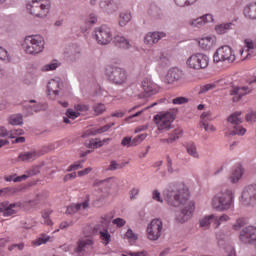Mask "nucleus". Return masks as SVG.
<instances>
[{
  "label": "nucleus",
  "instance_id": "1",
  "mask_svg": "<svg viewBox=\"0 0 256 256\" xmlns=\"http://www.w3.org/2000/svg\"><path fill=\"white\" fill-rule=\"evenodd\" d=\"M163 197L169 207H182L176 215L178 223H186L195 211V202L189 200V188L185 184L173 183L164 190Z\"/></svg>",
  "mask_w": 256,
  "mask_h": 256
},
{
  "label": "nucleus",
  "instance_id": "2",
  "mask_svg": "<svg viewBox=\"0 0 256 256\" xmlns=\"http://www.w3.org/2000/svg\"><path fill=\"white\" fill-rule=\"evenodd\" d=\"M211 207L215 211L224 213L235 208V192L231 188L222 189L211 200Z\"/></svg>",
  "mask_w": 256,
  "mask_h": 256
},
{
  "label": "nucleus",
  "instance_id": "3",
  "mask_svg": "<svg viewBox=\"0 0 256 256\" xmlns=\"http://www.w3.org/2000/svg\"><path fill=\"white\" fill-rule=\"evenodd\" d=\"M23 49L27 55H39L45 49V38L41 35L26 36L23 42Z\"/></svg>",
  "mask_w": 256,
  "mask_h": 256
},
{
  "label": "nucleus",
  "instance_id": "4",
  "mask_svg": "<svg viewBox=\"0 0 256 256\" xmlns=\"http://www.w3.org/2000/svg\"><path fill=\"white\" fill-rule=\"evenodd\" d=\"M26 9L30 15H34L38 19H45L51 11V1L49 0H32L26 4Z\"/></svg>",
  "mask_w": 256,
  "mask_h": 256
},
{
  "label": "nucleus",
  "instance_id": "5",
  "mask_svg": "<svg viewBox=\"0 0 256 256\" xmlns=\"http://www.w3.org/2000/svg\"><path fill=\"white\" fill-rule=\"evenodd\" d=\"M242 112H234L227 118L229 135H245L247 129H245L241 123H243V118L241 117Z\"/></svg>",
  "mask_w": 256,
  "mask_h": 256
},
{
  "label": "nucleus",
  "instance_id": "6",
  "mask_svg": "<svg viewBox=\"0 0 256 256\" xmlns=\"http://www.w3.org/2000/svg\"><path fill=\"white\" fill-rule=\"evenodd\" d=\"M107 79L114 85L127 83V72L119 67L107 66L105 69Z\"/></svg>",
  "mask_w": 256,
  "mask_h": 256
},
{
  "label": "nucleus",
  "instance_id": "7",
  "mask_svg": "<svg viewBox=\"0 0 256 256\" xmlns=\"http://www.w3.org/2000/svg\"><path fill=\"white\" fill-rule=\"evenodd\" d=\"M187 67L193 69L194 71H199L201 69H207L209 66V56L204 53L192 54L186 61Z\"/></svg>",
  "mask_w": 256,
  "mask_h": 256
},
{
  "label": "nucleus",
  "instance_id": "8",
  "mask_svg": "<svg viewBox=\"0 0 256 256\" xmlns=\"http://www.w3.org/2000/svg\"><path fill=\"white\" fill-rule=\"evenodd\" d=\"M98 45H109L113 41V30L107 24H103L94 30Z\"/></svg>",
  "mask_w": 256,
  "mask_h": 256
},
{
  "label": "nucleus",
  "instance_id": "9",
  "mask_svg": "<svg viewBox=\"0 0 256 256\" xmlns=\"http://www.w3.org/2000/svg\"><path fill=\"white\" fill-rule=\"evenodd\" d=\"M236 56L233 52V48L228 45L221 46L216 50L213 56L214 63H221V61H227L228 63L235 62Z\"/></svg>",
  "mask_w": 256,
  "mask_h": 256
},
{
  "label": "nucleus",
  "instance_id": "10",
  "mask_svg": "<svg viewBox=\"0 0 256 256\" xmlns=\"http://www.w3.org/2000/svg\"><path fill=\"white\" fill-rule=\"evenodd\" d=\"M154 121L159 131H169L171 123L175 121V114L173 112H160L154 116Z\"/></svg>",
  "mask_w": 256,
  "mask_h": 256
},
{
  "label": "nucleus",
  "instance_id": "11",
  "mask_svg": "<svg viewBox=\"0 0 256 256\" xmlns=\"http://www.w3.org/2000/svg\"><path fill=\"white\" fill-rule=\"evenodd\" d=\"M242 205L256 207V184L249 185L242 192Z\"/></svg>",
  "mask_w": 256,
  "mask_h": 256
},
{
  "label": "nucleus",
  "instance_id": "12",
  "mask_svg": "<svg viewBox=\"0 0 256 256\" xmlns=\"http://www.w3.org/2000/svg\"><path fill=\"white\" fill-rule=\"evenodd\" d=\"M161 231H163V222L159 219H154L147 227V235L150 241H157L161 237Z\"/></svg>",
  "mask_w": 256,
  "mask_h": 256
},
{
  "label": "nucleus",
  "instance_id": "13",
  "mask_svg": "<svg viewBox=\"0 0 256 256\" xmlns=\"http://www.w3.org/2000/svg\"><path fill=\"white\" fill-rule=\"evenodd\" d=\"M239 239L245 245L256 244V228L253 226H247L240 231Z\"/></svg>",
  "mask_w": 256,
  "mask_h": 256
},
{
  "label": "nucleus",
  "instance_id": "14",
  "mask_svg": "<svg viewBox=\"0 0 256 256\" xmlns=\"http://www.w3.org/2000/svg\"><path fill=\"white\" fill-rule=\"evenodd\" d=\"M142 89L144 92L139 95L140 99L152 97V95H157V93H159V86L149 78H145L142 81Z\"/></svg>",
  "mask_w": 256,
  "mask_h": 256
},
{
  "label": "nucleus",
  "instance_id": "15",
  "mask_svg": "<svg viewBox=\"0 0 256 256\" xmlns=\"http://www.w3.org/2000/svg\"><path fill=\"white\" fill-rule=\"evenodd\" d=\"M100 9L107 15H113L119 11V7H121V3L119 0H100L99 3Z\"/></svg>",
  "mask_w": 256,
  "mask_h": 256
},
{
  "label": "nucleus",
  "instance_id": "16",
  "mask_svg": "<svg viewBox=\"0 0 256 256\" xmlns=\"http://www.w3.org/2000/svg\"><path fill=\"white\" fill-rule=\"evenodd\" d=\"M64 57L65 59L70 61V63H75L76 61H79V59H81V48L75 44L68 46L65 49Z\"/></svg>",
  "mask_w": 256,
  "mask_h": 256
},
{
  "label": "nucleus",
  "instance_id": "17",
  "mask_svg": "<svg viewBox=\"0 0 256 256\" xmlns=\"http://www.w3.org/2000/svg\"><path fill=\"white\" fill-rule=\"evenodd\" d=\"M249 87L243 86H232L230 90V95L232 97L233 103H238V101H241L245 95H247L249 92Z\"/></svg>",
  "mask_w": 256,
  "mask_h": 256
},
{
  "label": "nucleus",
  "instance_id": "18",
  "mask_svg": "<svg viewBox=\"0 0 256 256\" xmlns=\"http://www.w3.org/2000/svg\"><path fill=\"white\" fill-rule=\"evenodd\" d=\"M167 34L165 32H148L144 37L145 45H155L161 41V39L165 38Z\"/></svg>",
  "mask_w": 256,
  "mask_h": 256
},
{
  "label": "nucleus",
  "instance_id": "19",
  "mask_svg": "<svg viewBox=\"0 0 256 256\" xmlns=\"http://www.w3.org/2000/svg\"><path fill=\"white\" fill-rule=\"evenodd\" d=\"M3 207V216L4 217H11V215H15L17 213L16 209H21L23 207V203L16 202L9 204V202H2Z\"/></svg>",
  "mask_w": 256,
  "mask_h": 256
},
{
  "label": "nucleus",
  "instance_id": "20",
  "mask_svg": "<svg viewBox=\"0 0 256 256\" xmlns=\"http://www.w3.org/2000/svg\"><path fill=\"white\" fill-rule=\"evenodd\" d=\"M90 249H93V240L86 238L78 241L74 251L78 255H83V253H87Z\"/></svg>",
  "mask_w": 256,
  "mask_h": 256
},
{
  "label": "nucleus",
  "instance_id": "21",
  "mask_svg": "<svg viewBox=\"0 0 256 256\" xmlns=\"http://www.w3.org/2000/svg\"><path fill=\"white\" fill-rule=\"evenodd\" d=\"M61 86H62L61 82L56 79H52L48 82V85H47L48 95L51 97V99H57V96H59V90Z\"/></svg>",
  "mask_w": 256,
  "mask_h": 256
},
{
  "label": "nucleus",
  "instance_id": "22",
  "mask_svg": "<svg viewBox=\"0 0 256 256\" xmlns=\"http://www.w3.org/2000/svg\"><path fill=\"white\" fill-rule=\"evenodd\" d=\"M216 41L217 39L215 38V36H206L198 41V45L200 49H203L204 51H210V49H213V47H215Z\"/></svg>",
  "mask_w": 256,
  "mask_h": 256
},
{
  "label": "nucleus",
  "instance_id": "23",
  "mask_svg": "<svg viewBox=\"0 0 256 256\" xmlns=\"http://www.w3.org/2000/svg\"><path fill=\"white\" fill-rule=\"evenodd\" d=\"M183 79V71L179 68H172L166 74V83L171 84Z\"/></svg>",
  "mask_w": 256,
  "mask_h": 256
},
{
  "label": "nucleus",
  "instance_id": "24",
  "mask_svg": "<svg viewBox=\"0 0 256 256\" xmlns=\"http://www.w3.org/2000/svg\"><path fill=\"white\" fill-rule=\"evenodd\" d=\"M87 209H89V201L88 200H86L82 203L72 204V205L68 206L66 209V213H67V215H75V213H77V211H87Z\"/></svg>",
  "mask_w": 256,
  "mask_h": 256
},
{
  "label": "nucleus",
  "instance_id": "25",
  "mask_svg": "<svg viewBox=\"0 0 256 256\" xmlns=\"http://www.w3.org/2000/svg\"><path fill=\"white\" fill-rule=\"evenodd\" d=\"M31 103H37L36 100L25 101L23 104V109L26 111V115H33V113H39L41 111V104L37 103L31 105Z\"/></svg>",
  "mask_w": 256,
  "mask_h": 256
},
{
  "label": "nucleus",
  "instance_id": "26",
  "mask_svg": "<svg viewBox=\"0 0 256 256\" xmlns=\"http://www.w3.org/2000/svg\"><path fill=\"white\" fill-rule=\"evenodd\" d=\"M113 125H115V123H111V124H107L105 126H102L100 128H98L97 130H87L86 132H84L82 134L83 139H87V137H90V135H97V134H101V133H107V131H109V129H111L113 127Z\"/></svg>",
  "mask_w": 256,
  "mask_h": 256
},
{
  "label": "nucleus",
  "instance_id": "27",
  "mask_svg": "<svg viewBox=\"0 0 256 256\" xmlns=\"http://www.w3.org/2000/svg\"><path fill=\"white\" fill-rule=\"evenodd\" d=\"M114 43L120 49H131V43L124 36L116 35L114 37Z\"/></svg>",
  "mask_w": 256,
  "mask_h": 256
},
{
  "label": "nucleus",
  "instance_id": "28",
  "mask_svg": "<svg viewBox=\"0 0 256 256\" xmlns=\"http://www.w3.org/2000/svg\"><path fill=\"white\" fill-rule=\"evenodd\" d=\"M244 17L246 19H256V3H250L244 7Z\"/></svg>",
  "mask_w": 256,
  "mask_h": 256
},
{
  "label": "nucleus",
  "instance_id": "29",
  "mask_svg": "<svg viewBox=\"0 0 256 256\" xmlns=\"http://www.w3.org/2000/svg\"><path fill=\"white\" fill-rule=\"evenodd\" d=\"M35 159H37V152L35 151L23 152L18 156V161L23 163H29V161H35Z\"/></svg>",
  "mask_w": 256,
  "mask_h": 256
},
{
  "label": "nucleus",
  "instance_id": "30",
  "mask_svg": "<svg viewBox=\"0 0 256 256\" xmlns=\"http://www.w3.org/2000/svg\"><path fill=\"white\" fill-rule=\"evenodd\" d=\"M133 16H131V12L123 11L120 12L118 17L119 27H126V25L131 21Z\"/></svg>",
  "mask_w": 256,
  "mask_h": 256
},
{
  "label": "nucleus",
  "instance_id": "31",
  "mask_svg": "<svg viewBox=\"0 0 256 256\" xmlns=\"http://www.w3.org/2000/svg\"><path fill=\"white\" fill-rule=\"evenodd\" d=\"M186 151L190 157H193L194 159H199V151L197 150V145L195 143L190 142L185 145Z\"/></svg>",
  "mask_w": 256,
  "mask_h": 256
},
{
  "label": "nucleus",
  "instance_id": "32",
  "mask_svg": "<svg viewBox=\"0 0 256 256\" xmlns=\"http://www.w3.org/2000/svg\"><path fill=\"white\" fill-rule=\"evenodd\" d=\"M231 29H233V23L231 22L219 24L215 27V31L218 35H225V33L231 31Z\"/></svg>",
  "mask_w": 256,
  "mask_h": 256
},
{
  "label": "nucleus",
  "instance_id": "33",
  "mask_svg": "<svg viewBox=\"0 0 256 256\" xmlns=\"http://www.w3.org/2000/svg\"><path fill=\"white\" fill-rule=\"evenodd\" d=\"M213 221H214V229H218L221 223H227V221H231V217H229V215L227 214H222L221 216L214 215Z\"/></svg>",
  "mask_w": 256,
  "mask_h": 256
},
{
  "label": "nucleus",
  "instance_id": "34",
  "mask_svg": "<svg viewBox=\"0 0 256 256\" xmlns=\"http://www.w3.org/2000/svg\"><path fill=\"white\" fill-rule=\"evenodd\" d=\"M94 186L106 187L107 189H111V187H113V178H107L105 180H96L94 182Z\"/></svg>",
  "mask_w": 256,
  "mask_h": 256
},
{
  "label": "nucleus",
  "instance_id": "35",
  "mask_svg": "<svg viewBox=\"0 0 256 256\" xmlns=\"http://www.w3.org/2000/svg\"><path fill=\"white\" fill-rule=\"evenodd\" d=\"M58 67H61V63L58 60H52L50 63L44 65L41 68V71H55V69H57Z\"/></svg>",
  "mask_w": 256,
  "mask_h": 256
},
{
  "label": "nucleus",
  "instance_id": "36",
  "mask_svg": "<svg viewBox=\"0 0 256 256\" xmlns=\"http://www.w3.org/2000/svg\"><path fill=\"white\" fill-rule=\"evenodd\" d=\"M214 215H209L203 218L200 221V227H204L205 229L209 228V225H213L215 227V221L213 220Z\"/></svg>",
  "mask_w": 256,
  "mask_h": 256
},
{
  "label": "nucleus",
  "instance_id": "37",
  "mask_svg": "<svg viewBox=\"0 0 256 256\" xmlns=\"http://www.w3.org/2000/svg\"><path fill=\"white\" fill-rule=\"evenodd\" d=\"M245 47H246V56L243 59L249 58V51H253V49H256V43L253 42L251 39H245L244 40Z\"/></svg>",
  "mask_w": 256,
  "mask_h": 256
},
{
  "label": "nucleus",
  "instance_id": "38",
  "mask_svg": "<svg viewBox=\"0 0 256 256\" xmlns=\"http://www.w3.org/2000/svg\"><path fill=\"white\" fill-rule=\"evenodd\" d=\"M10 125H23V115L15 114L9 117Z\"/></svg>",
  "mask_w": 256,
  "mask_h": 256
},
{
  "label": "nucleus",
  "instance_id": "39",
  "mask_svg": "<svg viewBox=\"0 0 256 256\" xmlns=\"http://www.w3.org/2000/svg\"><path fill=\"white\" fill-rule=\"evenodd\" d=\"M51 239L50 236H47L46 234H41L40 237L33 241V245H36L39 247V245H45Z\"/></svg>",
  "mask_w": 256,
  "mask_h": 256
},
{
  "label": "nucleus",
  "instance_id": "40",
  "mask_svg": "<svg viewBox=\"0 0 256 256\" xmlns=\"http://www.w3.org/2000/svg\"><path fill=\"white\" fill-rule=\"evenodd\" d=\"M100 239L104 245H109V241H111V234H109V231L104 229L100 231Z\"/></svg>",
  "mask_w": 256,
  "mask_h": 256
},
{
  "label": "nucleus",
  "instance_id": "41",
  "mask_svg": "<svg viewBox=\"0 0 256 256\" xmlns=\"http://www.w3.org/2000/svg\"><path fill=\"white\" fill-rule=\"evenodd\" d=\"M89 149H99V147H103V142H101V139H92L90 140L88 144Z\"/></svg>",
  "mask_w": 256,
  "mask_h": 256
},
{
  "label": "nucleus",
  "instance_id": "42",
  "mask_svg": "<svg viewBox=\"0 0 256 256\" xmlns=\"http://www.w3.org/2000/svg\"><path fill=\"white\" fill-rule=\"evenodd\" d=\"M147 139V133L140 134L132 140L133 147H137L140 143H143Z\"/></svg>",
  "mask_w": 256,
  "mask_h": 256
},
{
  "label": "nucleus",
  "instance_id": "43",
  "mask_svg": "<svg viewBox=\"0 0 256 256\" xmlns=\"http://www.w3.org/2000/svg\"><path fill=\"white\" fill-rule=\"evenodd\" d=\"M174 3L178 7H187V5H193V3H197V0H174Z\"/></svg>",
  "mask_w": 256,
  "mask_h": 256
},
{
  "label": "nucleus",
  "instance_id": "44",
  "mask_svg": "<svg viewBox=\"0 0 256 256\" xmlns=\"http://www.w3.org/2000/svg\"><path fill=\"white\" fill-rule=\"evenodd\" d=\"M93 109H94V113L95 115H103V113H105L106 111V108H105V104H95L93 106Z\"/></svg>",
  "mask_w": 256,
  "mask_h": 256
},
{
  "label": "nucleus",
  "instance_id": "45",
  "mask_svg": "<svg viewBox=\"0 0 256 256\" xmlns=\"http://www.w3.org/2000/svg\"><path fill=\"white\" fill-rule=\"evenodd\" d=\"M247 123H256V111L248 112L245 116Z\"/></svg>",
  "mask_w": 256,
  "mask_h": 256
},
{
  "label": "nucleus",
  "instance_id": "46",
  "mask_svg": "<svg viewBox=\"0 0 256 256\" xmlns=\"http://www.w3.org/2000/svg\"><path fill=\"white\" fill-rule=\"evenodd\" d=\"M190 25H192L193 27H203V25H205V20H204V18L202 16V17H199V18L193 20L190 23Z\"/></svg>",
  "mask_w": 256,
  "mask_h": 256
},
{
  "label": "nucleus",
  "instance_id": "47",
  "mask_svg": "<svg viewBox=\"0 0 256 256\" xmlns=\"http://www.w3.org/2000/svg\"><path fill=\"white\" fill-rule=\"evenodd\" d=\"M241 227H245V219H243V218H239L236 220V222L233 225V229L235 231H239V229H241Z\"/></svg>",
  "mask_w": 256,
  "mask_h": 256
},
{
  "label": "nucleus",
  "instance_id": "48",
  "mask_svg": "<svg viewBox=\"0 0 256 256\" xmlns=\"http://www.w3.org/2000/svg\"><path fill=\"white\" fill-rule=\"evenodd\" d=\"M202 127H204L205 131H207L208 133H215L216 131L215 126L207 123V120L202 121Z\"/></svg>",
  "mask_w": 256,
  "mask_h": 256
},
{
  "label": "nucleus",
  "instance_id": "49",
  "mask_svg": "<svg viewBox=\"0 0 256 256\" xmlns=\"http://www.w3.org/2000/svg\"><path fill=\"white\" fill-rule=\"evenodd\" d=\"M117 169H123V166L117 163V161L112 160L108 167V171H117Z\"/></svg>",
  "mask_w": 256,
  "mask_h": 256
},
{
  "label": "nucleus",
  "instance_id": "50",
  "mask_svg": "<svg viewBox=\"0 0 256 256\" xmlns=\"http://www.w3.org/2000/svg\"><path fill=\"white\" fill-rule=\"evenodd\" d=\"M152 199L158 203H163V198H161V192L159 190H153Z\"/></svg>",
  "mask_w": 256,
  "mask_h": 256
},
{
  "label": "nucleus",
  "instance_id": "51",
  "mask_svg": "<svg viewBox=\"0 0 256 256\" xmlns=\"http://www.w3.org/2000/svg\"><path fill=\"white\" fill-rule=\"evenodd\" d=\"M189 99L185 98V97H177V98H174L172 100V103L174 105H183L185 103H188Z\"/></svg>",
  "mask_w": 256,
  "mask_h": 256
},
{
  "label": "nucleus",
  "instance_id": "52",
  "mask_svg": "<svg viewBox=\"0 0 256 256\" xmlns=\"http://www.w3.org/2000/svg\"><path fill=\"white\" fill-rule=\"evenodd\" d=\"M75 111H80V113H85L89 111V106L85 104H77L74 106Z\"/></svg>",
  "mask_w": 256,
  "mask_h": 256
},
{
  "label": "nucleus",
  "instance_id": "53",
  "mask_svg": "<svg viewBox=\"0 0 256 256\" xmlns=\"http://www.w3.org/2000/svg\"><path fill=\"white\" fill-rule=\"evenodd\" d=\"M122 147H133V140L131 137H124L121 141Z\"/></svg>",
  "mask_w": 256,
  "mask_h": 256
},
{
  "label": "nucleus",
  "instance_id": "54",
  "mask_svg": "<svg viewBox=\"0 0 256 256\" xmlns=\"http://www.w3.org/2000/svg\"><path fill=\"white\" fill-rule=\"evenodd\" d=\"M26 173H28L29 177H34V175H39L41 173V170L39 166H36L26 171Z\"/></svg>",
  "mask_w": 256,
  "mask_h": 256
},
{
  "label": "nucleus",
  "instance_id": "55",
  "mask_svg": "<svg viewBox=\"0 0 256 256\" xmlns=\"http://www.w3.org/2000/svg\"><path fill=\"white\" fill-rule=\"evenodd\" d=\"M155 105H157V102L153 103L152 105L146 107L144 110H140L138 112H136L135 114L129 116L127 119H134V117H139V115H141L144 111H147V109H151V107H155Z\"/></svg>",
  "mask_w": 256,
  "mask_h": 256
},
{
  "label": "nucleus",
  "instance_id": "56",
  "mask_svg": "<svg viewBox=\"0 0 256 256\" xmlns=\"http://www.w3.org/2000/svg\"><path fill=\"white\" fill-rule=\"evenodd\" d=\"M125 237L127 239H129L130 241H137V235H135V233H133L132 229L127 230Z\"/></svg>",
  "mask_w": 256,
  "mask_h": 256
},
{
  "label": "nucleus",
  "instance_id": "57",
  "mask_svg": "<svg viewBox=\"0 0 256 256\" xmlns=\"http://www.w3.org/2000/svg\"><path fill=\"white\" fill-rule=\"evenodd\" d=\"M79 112H75L71 109H68L66 111V117H68L69 119H77V117H79Z\"/></svg>",
  "mask_w": 256,
  "mask_h": 256
},
{
  "label": "nucleus",
  "instance_id": "58",
  "mask_svg": "<svg viewBox=\"0 0 256 256\" xmlns=\"http://www.w3.org/2000/svg\"><path fill=\"white\" fill-rule=\"evenodd\" d=\"M77 169H83L81 162L70 165L67 172L70 173V171H77Z\"/></svg>",
  "mask_w": 256,
  "mask_h": 256
},
{
  "label": "nucleus",
  "instance_id": "59",
  "mask_svg": "<svg viewBox=\"0 0 256 256\" xmlns=\"http://www.w3.org/2000/svg\"><path fill=\"white\" fill-rule=\"evenodd\" d=\"M211 89H215V84H207L202 86L199 93H207V91H211Z\"/></svg>",
  "mask_w": 256,
  "mask_h": 256
},
{
  "label": "nucleus",
  "instance_id": "60",
  "mask_svg": "<svg viewBox=\"0 0 256 256\" xmlns=\"http://www.w3.org/2000/svg\"><path fill=\"white\" fill-rule=\"evenodd\" d=\"M29 173H25L24 175L17 176L14 178V183H21V181H25L26 179H29Z\"/></svg>",
  "mask_w": 256,
  "mask_h": 256
},
{
  "label": "nucleus",
  "instance_id": "61",
  "mask_svg": "<svg viewBox=\"0 0 256 256\" xmlns=\"http://www.w3.org/2000/svg\"><path fill=\"white\" fill-rule=\"evenodd\" d=\"M86 23H89V25H95V23H97V15L90 14L89 17L86 19Z\"/></svg>",
  "mask_w": 256,
  "mask_h": 256
},
{
  "label": "nucleus",
  "instance_id": "62",
  "mask_svg": "<svg viewBox=\"0 0 256 256\" xmlns=\"http://www.w3.org/2000/svg\"><path fill=\"white\" fill-rule=\"evenodd\" d=\"M113 225H117L118 227H125V223H127L124 219L122 218H116L112 221Z\"/></svg>",
  "mask_w": 256,
  "mask_h": 256
},
{
  "label": "nucleus",
  "instance_id": "63",
  "mask_svg": "<svg viewBox=\"0 0 256 256\" xmlns=\"http://www.w3.org/2000/svg\"><path fill=\"white\" fill-rule=\"evenodd\" d=\"M237 178L241 179L243 177V168L242 167H237L235 170L232 172Z\"/></svg>",
  "mask_w": 256,
  "mask_h": 256
},
{
  "label": "nucleus",
  "instance_id": "64",
  "mask_svg": "<svg viewBox=\"0 0 256 256\" xmlns=\"http://www.w3.org/2000/svg\"><path fill=\"white\" fill-rule=\"evenodd\" d=\"M139 188H132L130 191V199H137V195H139Z\"/></svg>",
  "mask_w": 256,
  "mask_h": 256
}]
</instances>
